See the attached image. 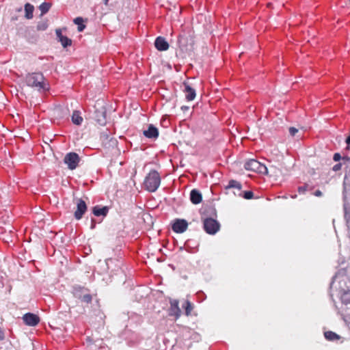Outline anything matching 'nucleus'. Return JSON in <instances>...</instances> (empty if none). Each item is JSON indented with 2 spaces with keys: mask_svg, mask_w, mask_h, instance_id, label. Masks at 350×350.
I'll use <instances>...</instances> for the list:
<instances>
[{
  "mask_svg": "<svg viewBox=\"0 0 350 350\" xmlns=\"http://www.w3.org/2000/svg\"><path fill=\"white\" fill-rule=\"evenodd\" d=\"M33 10L34 7L31 4L27 3L25 5V17L27 19H31L33 18Z\"/></svg>",
  "mask_w": 350,
  "mask_h": 350,
  "instance_id": "nucleus-20",
  "label": "nucleus"
},
{
  "mask_svg": "<svg viewBox=\"0 0 350 350\" xmlns=\"http://www.w3.org/2000/svg\"><path fill=\"white\" fill-rule=\"evenodd\" d=\"M188 227V223L183 219H176L172 224V229L176 233L184 232Z\"/></svg>",
  "mask_w": 350,
  "mask_h": 350,
  "instance_id": "nucleus-7",
  "label": "nucleus"
},
{
  "mask_svg": "<svg viewBox=\"0 0 350 350\" xmlns=\"http://www.w3.org/2000/svg\"><path fill=\"white\" fill-rule=\"evenodd\" d=\"M271 4L270 3H267V6L268 8H270V7H271Z\"/></svg>",
  "mask_w": 350,
  "mask_h": 350,
  "instance_id": "nucleus-35",
  "label": "nucleus"
},
{
  "mask_svg": "<svg viewBox=\"0 0 350 350\" xmlns=\"http://www.w3.org/2000/svg\"><path fill=\"white\" fill-rule=\"evenodd\" d=\"M64 161L68 165V167L72 170L77 167L80 161V157L75 152H69L66 154Z\"/></svg>",
  "mask_w": 350,
  "mask_h": 350,
  "instance_id": "nucleus-4",
  "label": "nucleus"
},
{
  "mask_svg": "<svg viewBox=\"0 0 350 350\" xmlns=\"http://www.w3.org/2000/svg\"><path fill=\"white\" fill-rule=\"evenodd\" d=\"M161 180V179L159 173L155 170H152L145 177L143 183V187L144 189L149 192H154L159 187Z\"/></svg>",
  "mask_w": 350,
  "mask_h": 350,
  "instance_id": "nucleus-2",
  "label": "nucleus"
},
{
  "mask_svg": "<svg viewBox=\"0 0 350 350\" xmlns=\"http://www.w3.org/2000/svg\"><path fill=\"white\" fill-rule=\"evenodd\" d=\"M57 37L59 40V41L61 42L62 45L64 47H67L68 46H70L72 44V40L71 39L68 38L66 36H64L62 33L61 29H58L55 31Z\"/></svg>",
  "mask_w": 350,
  "mask_h": 350,
  "instance_id": "nucleus-14",
  "label": "nucleus"
},
{
  "mask_svg": "<svg viewBox=\"0 0 350 350\" xmlns=\"http://www.w3.org/2000/svg\"><path fill=\"white\" fill-rule=\"evenodd\" d=\"M244 167L246 170L258 172L261 168V163L256 159H250L245 162Z\"/></svg>",
  "mask_w": 350,
  "mask_h": 350,
  "instance_id": "nucleus-8",
  "label": "nucleus"
},
{
  "mask_svg": "<svg viewBox=\"0 0 350 350\" xmlns=\"http://www.w3.org/2000/svg\"><path fill=\"white\" fill-rule=\"evenodd\" d=\"M185 89L183 90L185 94V98L187 101H191L194 100L196 96V90L190 86L187 82H183Z\"/></svg>",
  "mask_w": 350,
  "mask_h": 350,
  "instance_id": "nucleus-10",
  "label": "nucleus"
},
{
  "mask_svg": "<svg viewBox=\"0 0 350 350\" xmlns=\"http://www.w3.org/2000/svg\"><path fill=\"white\" fill-rule=\"evenodd\" d=\"M182 307L185 310V314L186 316L191 315V312L194 308L193 304L187 299L184 301V304L182 305Z\"/></svg>",
  "mask_w": 350,
  "mask_h": 350,
  "instance_id": "nucleus-18",
  "label": "nucleus"
},
{
  "mask_svg": "<svg viewBox=\"0 0 350 350\" xmlns=\"http://www.w3.org/2000/svg\"><path fill=\"white\" fill-rule=\"evenodd\" d=\"M23 319L25 323L29 326H36L40 322V318L36 314L32 313H27L25 314Z\"/></svg>",
  "mask_w": 350,
  "mask_h": 350,
  "instance_id": "nucleus-9",
  "label": "nucleus"
},
{
  "mask_svg": "<svg viewBox=\"0 0 350 350\" xmlns=\"http://www.w3.org/2000/svg\"><path fill=\"white\" fill-rule=\"evenodd\" d=\"M74 23L78 25V31H83L85 26L83 24V19L81 17H77L74 20Z\"/></svg>",
  "mask_w": 350,
  "mask_h": 350,
  "instance_id": "nucleus-23",
  "label": "nucleus"
},
{
  "mask_svg": "<svg viewBox=\"0 0 350 350\" xmlns=\"http://www.w3.org/2000/svg\"><path fill=\"white\" fill-rule=\"evenodd\" d=\"M170 304L169 315L174 317L175 319H178L181 315L178 301L177 299H171Z\"/></svg>",
  "mask_w": 350,
  "mask_h": 350,
  "instance_id": "nucleus-6",
  "label": "nucleus"
},
{
  "mask_svg": "<svg viewBox=\"0 0 350 350\" xmlns=\"http://www.w3.org/2000/svg\"><path fill=\"white\" fill-rule=\"evenodd\" d=\"M47 27H48V24L46 22L39 23L37 25V29L39 31L46 30Z\"/></svg>",
  "mask_w": 350,
  "mask_h": 350,
  "instance_id": "nucleus-25",
  "label": "nucleus"
},
{
  "mask_svg": "<svg viewBox=\"0 0 350 350\" xmlns=\"http://www.w3.org/2000/svg\"><path fill=\"white\" fill-rule=\"evenodd\" d=\"M289 133L292 137H294L297 133H298V129L295 127H290L289 129Z\"/></svg>",
  "mask_w": 350,
  "mask_h": 350,
  "instance_id": "nucleus-27",
  "label": "nucleus"
},
{
  "mask_svg": "<svg viewBox=\"0 0 350 350\" xmlns=\"http://www.w3.org/2000/svg\"><path fill=\"white\" fill-rule=\"evenodd\" d=\"M297 197V195H295L294 196H292V198H295Z\"/></svg>",
  "mask_w": 350,
  "mask_h": 350,
  "instance_id": "nucleus-36",
  "label": "nucleus"
},
{
  "mask_svg": "<svg viewBox=\"0 0 350 350\" xmlns=\"http://www.w3.org/2000/svg\"><path fill=\"white\" fill-rule=\"evenodd\" d=\"M253 197V192L252 191H245L244 193V198L245 199H251Z\"/></svg>",
  "mask_w": 350,
  "mask_h": 350,
  "instance_id": "nucleus-28",
  "label": "nucleus"
},
{
  "mask_svg": "<svg viewBox=\"0 0 350 350\" xmlns=\"http://www.w3.org/2000/svg\"><path fill=\"white\" fill-rule=\"evenodd\" d=\"M94 227H95V224H94V220H92V226H91V228H94Z\"/></svg>",
  "mask_w": 350,
  "mask_h": 350,
  "instance_id": "nucleus-33",
  "label": "nucleus"
},
{
  "mask_svg": "<svg viewBox=\"0 0 350 350\" xmlns=\"http://www.w3.org/2000/svg\"><path fill=\"white\" fill-rule=\"evenodd\" d=\"M227 188H237L238 189H241V185L240 183H239L237 180H231L228 182V185L227 186Z\"/></svg>",
  "mask_w": 350,
  "mask_h": 350,
  "instance_id": "nucleus-24",
  "label": "nucleus"
},
{
  "mask_svg": "<svg viewBox=\"0 0 350 350\" xmlns=\"http://www.w3.org/2000/svg\"><path fill=\"white\" fill-rule=\"evenodd\" d=\"M324 336L327 340L330 341L339 340L340 338L339 335L332 331L325 332Z\"/></svg>",
  "mask_w": 350,
  "mask_h": 350,
  "instance_id": "nucleus-21",
  "label": "nucleus"
},
{
  "mask_svg": "<svg viewBox=\"0 0 350 350\" xmlns=\"http://www.w3.org/2000/svg\"><path fill=\"white\" fill-rule=\"evenodd\" d=\"M279 172L280 170L278 167L271 165H269V166L264 165V174L268 175L270 177H276Z\"/></svg>",
  "mask_w": 350,
  "mask_h": 350,
  "instance_id": "nucleus-15",
  "label": "nucleus"
},
{
  "mask_svg": "<svg viewBox=\"0 0 350 350\" xmlns=\"http://www.w3.org/2000/svg\"><path fill=\"white\" fill-rule=\"evenodd\" d=\"M145 137L150 139H157L159 136L158 129L152 124H149L148 129L143 132Z\"/></svg>",
  "mask_w": 350,
  "mask_h": 350,
  "instance_id": "nucleus-12",
  "label": "nucleus"
},
{
  "mask_svg": "<svg viewBox=\"0 0 350 350\" xmlns=\"http://www.w3.org/2000/svg\"><path fill=\"white\" fill-rule=\"evenodd\" d=\"M85 289L83 288H81V287L75 288V296L77 297H78L79 299H80L83 302H85V303H87V304H90L92 301V295L90 294H89V293H84L83 295H78V291H83Z\"/></svg>",
  "mask_w": 350,
  "mask_h": 350,
  "instance_id": "nucleus-13",
  "label": "nucleus"
},
{
  "mask_svg": "<svg viewBox=\"0 0 350 350\" xmlns=\"http://www.w3.org/2000/svg\"><path fill=\"white\" fill-rule=\"evenodd\" d=\"M202 197L201 193L196 190L193 189L190 193V200L194 204H198L202 202Z\"/></svg>",
  "mask_w": 350,
  "mask_h": 350,
  "instance_id": "nucleus-16",
  "label": "nucleus"
},
{
  "mask_svg": "<svg viewBox=\"0 0 350 350\" xmlns=\"http://www.w3.org/2000/svg\"><path fill=\"white\" fill-rule=\"evenodd\" d=\"M333 159H334V160L335 161H339L341 159V156H340V154L339 153H335L334 154Z\"/></svg>",
  "mask_w": 350,
  "mask_h": 350,
  "instance_id": "nucleus-30",
  "label": "nucleus"
},
{
  "mask_svg": "<svg viewBox=\"0 0 350 350\" xmlns=\"http://www.w3.org/2000/svg\"><path fill=\"white\" fill-rule=\"evenodd\" d=\"M203 227L206 233L215 234L219 230L220 224L216 219L208 217L204 219Z\"/></svg>",
  "mask_w": 350,
  "mask_h": 350,
  "instance_id": "nucleus-3",
  "label": "nucleus"
},
{
  "mask_svg": "<svg viewBox=\"0 0 350 350\" xmlns=\"http://www.w3.org/2000/svg\"><path fill=\"white\" fill-rule=\"evenodd\" d=\"M27 85L44 93L50 89V85L40 72L28 73L25 78Z\"/></svg>",
  "mask_w": 350,
  "mask_h": 350,
  "instance_id": "nucleus-1",
  "label": "nucleus"
},
{
  "mask_svg": "<svg viewBox=\"0 0 350 350\" xmlns=\"http://www.w3.org/2000/svg\"><path fill=\"white\" fill-rule=\"evenodd\" d=\"M346 142H347V144H350V135L347 138V139H346Z\"/></svg>",
  "mask_w": 350,
  "mask_h": 350,
  "instance_id": "nucleus-32",
  "label": "nucleus"
},
{
  "mask_svg": "<svg viewBox=\"0 0 350 350\" xmlns=\"http://www.w3.org/2000/svg\"><path fill=\"white\" fill-rule=\"evenodd\" d=\"M307 189H308V185L306 184L304 186H301V187H298V192L300 193V194H304L305 193V192L307 191Z\"/></svg>",
  "mask_w": 350,
  "mask_h": 350,
  "instance_id": "nucleus-26",
  "label": "nucleus"
},
{
  "mask_svg": "<svg viewBox=\"0 0 350 350\" xmlns=\"http://www.w3.org/2000/svg\"><path fill=\"white\" fill-rule=\"evenodd\" d=\"M88 207L86 203L82 199L77 200V210L75 212V217L76 219L79 220L83 217V215L87 211Z\"/></svg>",
  "mask_w": 350,
  "mask_h": 350,
  "instance_id": "nucleus-5",
  "label": "nucleus"
},
{
  "mask_svg": "<svg viewBox=\"0 0 350 350\" xmlns=\"http://www.w3.org/2000/svg\"><path fill=\"white\" fill-rule=\"evenodd\" d=\"M108 208L107 206L99 207L98 206H96L93 208V213L94 215L99 216H106L108 213Z\"/></svg>",
  "mask_w": 350,
  "mask_h": 350,
  "instance_id": "nucleus-17",
  "label": "nucleus"
},
{
  "mask_svg": "<svg viewBox=\"0 0 350 350\" xmlns=\"http://www.w3.org/2000/svg\"><path fill=\"white\" fill-rule=\"evenodd\" d=\"M51 4L49 3H46V2H44L42 3L39 8H40V10L41 12V14L42 15H44L45 14L46 12H49V9L51 8Z\"/></svg>",
  "mask_w": 350,
  "mask_h": 350,
  "instance_id": "nucleus-22",
  "label": "nucleus"
},
{
  "mask_svg": "<svg viewBox=\"0 0 350 350\" xmlns=\"http://www.w3.org/2000/svg\"><path fill=\"white\" fill-rule=\"evenodd\" d=\"M103 2L107 5H108L109 0H103Z\"/></svg>",
  "mask_w": 350,
  "mask_h": 350,
  "instance_id": "nucleus-34",
  "label": "nucleus"
},
{
  "mask_svg": "<svg viewBox=\"0 0 350 350\" xmlns=\"http://www.w3.org/2000/svg\"><path fill=\"white\" fill-rule=\"evenodd\" d=\"M314 195L318 197H321L322 196V192L320 190H317L314 192Z\"/></svg>",
  "mask_w": 350,
  "mask_h": 350,
  "instance_id": "nucleus-31",
  "label": "nucleus"
},
{
  "mask_svg": "<svg viewBox=\"0 0 350 350\" xmlns=\"http://www.w3.org/2000/svg\"><path fill=\"white\" fill-rule=\"evenodd\" d=\"M83 118L79 111H74L72 115V122L76 125H81L83 122Z\"/></svg>",
  "mask_w": 350,
  "mask_h": 350,
  "instance_id": "nucleus-19",
  "label": "nucleus"
},
{
  "mask_svg": "<svg viewBox=\"0 0 350 350\" xmlns=\"http://www.w3.org/2000/svg\"><path fill=\"white\" fill-rule=\"evenodd\" d=\"M155 48L160 51H167L169 49V44L165 39L161 36H159L154 41Z\"/></svg>",
  "mask_w": 350,
  "mask_h": 350,
  "instance_id": "nucleus-11",
  "label": "nucleus"
},
{
  "mask_svg": "<svg viewBox=\"0 0 350 350\" xmlns=\"http://www.w3.org/2000/svg\"><path fill=\"white\" fill-rule=\"evenodd\" d=\"M341 166H342L341 163H337L335 165H334V167H332V170L335 172L338 171L341 169Z\"/></svg>",
  "mask_w": 350,
  "mask_h": 350,
  "instance_id": "nucleus-29",
  "label": "nucleus"
}]
</instances>
